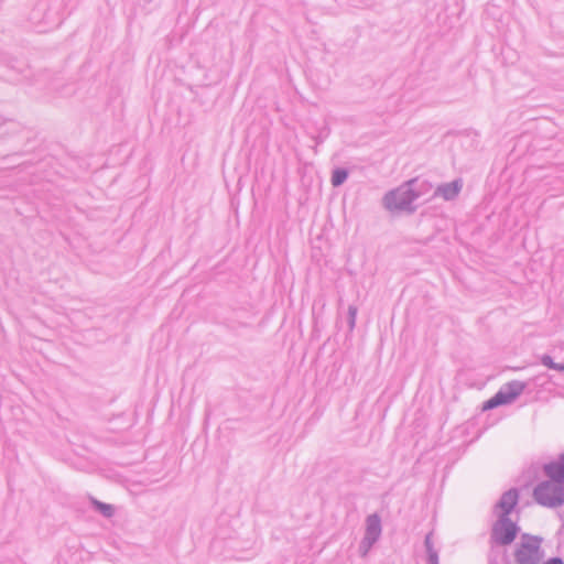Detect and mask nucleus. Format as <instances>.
<instances>
[{
  "label": "nucleus",
  "instance_id": "7",
  "mask_svg": "<svg viewBox=\"0 0 564 564\" xmlns=\"http://www.w3.org/2000/svg\"><path fill=\"white\" fill-rule=\"evenodd\" d=\"M463 188L462 178H456L449 183L440 184L434 191V196H440L445 200L455 199Z\"/></svg>",
  "mask_w": 564,
  "mask_h": 564
},
{
  "label": "nucleus",
  "instance_id": "2",
  "mask_svg": "<svg viewBox=\"0 0 564 564\" xmlns=\"http://www.w3.org/2000/svg\"><path fill=\"white\" fill-rule=\"evenodd\" d=\"M416 180H410L401 186L389 191L382 198V204L389 212L413 213V202L420 198V192L415 188Z\"/></svg>",
  "mask_w": 564,
  "mask_h": 564
},
{
  "label": "nucleus",
  "instance_id": "15",
  "mask_svg": "<svg viewBox=\"0 0 564 564\" xmlns=\"http://www.w3.org/2000/svg\"><path fill=\"white\" fill-rule=\"evenodd\" d=\"M356 316H357V307L356 306H352L350 305L348 307V326H349V329L352 330L355 328V325H356Z\"/></svg>",
  "mask_w": 564,
  "mask_h": 564
},
{
  "label": "nucleus",
  "instance_id": "6",
  "mask_svg": "<svg viewBox=\"0 0 564 564\" xmlns=\"http://www.w3.org/2000/svg\"><path fill=\"white\" fill-rule=\"evenodd\" d=\"M544 474L555 485L564 486V453L556 460L544 464Z\"/></svg>",
  "mask_w": 564,
  "mask_h": 564
},
{
  "label": "nucleus",
  "instance_id": "10",
  "mask_svg": "<svg viewBox=\"0 0 564 564\" xmlns=\"http://www.w3.org/2000/svg\"><path fill=\"white\" fill-rule=\"evenodd\" d=\"M91 503L95 510L106 518H111L115 514V508L112 505L101 502L97 499H91Z\"/></svg>",
  "mask_w": 564,
  "mask_h": 564
},
{
  "label": "nucleus",
  "instance_id": "5",
  "mask_svg": "<svg viewBox=\"0 0 564 564\" xmlns=\"http://www.w3.org/2000/svg\"><path fill=\"white\" fill-rule=\"evenodd\" d=\"M533 498L543 507L557 508L564 503V487L543 480L534 487Z\"/></svg>",
  "mask_w": 564,
  "mask_h": 564
},
{
  "label": "nucleus",
  "instance_id": "12",
  "mask_svg": "<svg viewBox=\"0 0 564 564\" xmlns=\"http://www.w3.org/2000/svg\"><path fill=\"white\" fill-rule=\"evenodd\" d=\"M540 361L543 366L547 367L549 369L564 371V364L555 362L550 355L545 354V355L541 356Z\"/></svg>",
  "mask_w": 564,
  "mask_h": 564
},
{
  "label": "nucleus",
  "instance_id": "18",
  "mask_svg": "<svg viewBox=\"0 0 564 564\" xmlns=\"http://www.w3.org/2000/svg\"><path fill=\"white\" fill-rule=\"evenodd\" d=\"M36 164H37V166H39L40 164H41V165H43V164H44V161H43V160H42V161H36Z\"/></svg>",
  "mask_w": 564,
  "mask_h": 564
},
{
  "label": "nucleus",
  "instance_id": "13",
  "mask_svg": "<svg viewBox=\"0 0 564 564\" xmlns=\"http://www.w3.org/2000/svg\"><path fill=\"white\" fill-rule=\"evenodd\" d=\"M377 541L364 536L359 544V552L362 556H366Z\"/></svg>",
  "mask_w": 564,
  "mask_h": 564
},
{
  "label": "nucleus",
  "instance_id": "8",
  "mask_svg": "<svg viewBox=\"0 0 564 564\" xmlns=\"http://www.w3.org/2000/svg\"><path fill=\"white\" fill-rule=\"evenodd\" d=\"M381 519L377 513L369 514L366 519L365 535L372 541H378L381 535Z\"/></svg>",
  "mask_w": 564,
  "mask_h": 564
},
{
  "label": "nucleus",
  "instance_id": "17",
  "mask_svg": "<svg viewBox=\"0 0 564 564\" xmlns=\"http://www.w3.org/2000/svg\"><path fill=\"white\" fill-rule=\"evenodd\" d=\"M544 564H564V561L561 557L555 556L549 558Z\"/></svg>",
  "mask_w": 564,
  "mask_h": 564
},
{
  "label": "nucleus",
  "instance_id": "16",
  "mask_svg": "<svg viewBox=\"0 0 564 564\" xmlns=\"http://www.w3.org/2000/svg\"><path fill=\"white\" fill-rule=\"evenodd\" d=\"M328 133H329L328 129H326V128L322 129L321 132L316 137H314L316 145L323 143L325 141V139L328 137Z\"/></svg>",
  "mask_w": 564,
  "mask_h": 564
},
{
  "label": "nucleus",
  "instance_id": "14",
  "mask_svg": "<svg viewBox=\"0 0 564 564\" xmlns=\"http://www.w3.org/2000/svg\"><path fill=\"white\" fill-rule=\"evenodd\" d=\"M415 180H416L415 188L419 189L420 197H421L431 189L432 185L425 180H419V178H415Z\"/></svg>",
  "mask_w": 564,
  "mask_h": 564
},
{
  "label": "nucleus",
  "instance_id": "9",
  "mask_svg": "<svg viewBox=\"0 0 564 564\" xmlns=\"http://www.w3.org/2000/svg\"><path fill=\"white\" fill-rule=\"evenodd\" d=\"M432 538H433V532H429L424 539V547H425V552H426V563L427 564H440L438 551L434 547Z\"/></svg>",
  "mask_w": 564,
  "mask_h": 564
},
{
  "label": "nucleus",
  "instance_id": "3",
  "mask_svg": "<svg viewBox=\"0 0 564 564\" xmlns=\"http://www.w3.org/2000/svg\"><path fill=\"white\" fill-rule=\"evenodd\" d=\"M542 538L523 533L520 543L514 550L517 564H540L543 558L541 549Z\"/></svg>",
  "mask_w": 564,
  "mask_h": 564
},
{
  "label": "nucleus",
  "instance_id": "1",
  "mask_svg": "<svg viewBox=\"0 0 564 564\" xmlns=\"http://www.w3.org/2000/svg\"><path fill=\"white\" fill-rule=\"evenodd\" d=\"M519 502V490L510 488L505 491L492 507L496 521L491 525L489 543L495 546H507L513 543L520 532L517 521L510 518L511 512Z\"/></svg>",
  "mask_w": 564,
  "mask_h": 564
},
{
  "label": "nucleus",
  "instance_id": "4",
  "mask_svg": "<svg viewBox=\"0 0 564 564\" xmlns=\"http://www.w3.org/2000/svg\"><path fill=\"white\" fill-rule=\"evenodd\" d=\"M527 383L512 380L501 386V388L482 404V410L488 411L501 405L511 404L525 390Z\"/></svg>",
  "mask_w": 564,
  "mask_h": 564
},
{
  "label": "nucleus",
  "instance_id": "11",
  "mask_svg": "<svg viewBox=\"0 0 564 564\" xmlns=\"http://www.w3.org/2000/svg\"><path fill=\"white\" fill-rule=\"evenodd\" d=\"M348 178V171L344 167H337L333 171L330 182L334 187L343 185Z\"/></svg>",
  "mask_w": 564,
  "mask_h": 564
}]
</instances>
